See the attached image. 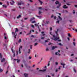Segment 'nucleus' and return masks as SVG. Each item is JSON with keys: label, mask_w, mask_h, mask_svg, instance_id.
Here are the masks:
<instances>
[{"label": "nucleus", "mask_w": 77, "mask_h": 77, "mask_svg": "<svg viewBox=\"0 0 77 77\" xmlns=\"http://www.w3.org/2000/svg\"><path fill=\"white\" fill-rule=\"evenodd\" d=\"M2 6L3 7H4V8H6L7 7V6H6V5H2Z\"/></svg>", "instance_id": "nucleus-19"}, {"label": "nucleus", "mask_w": 77, "mask_h": 77, "mask_svg": "<svg viewBox=\"0 0 77 77\" xmlns=\"http://www.w3.org/2000/svg\"><path fill=\"white\" fill-rule=\"evenodd\" d=\"M73 45L74 46H75V42H73Z\"/></svg>", "instance_id": "nucleus-33"}, {"label": "nucleus", "mask_w": 77, "mask_h": 77, "mask_svg": "<svg viewBox=\"0 0 77 77\" xmlns=\"http://www.w3.org/2000/svg\"><path fill=\"white\" fill-rule=\"evenodd\" d=\"M60 68H61V66H59V68H58V69H60Z\"/></svg>", "instance_id": "nucleus-45"}, {"label": "nucleus", "mask_w": 77, "mask_h": 77, "mask_svg": "<svg viewBox=\"0 0 77 77\" xmlns=\"http://www.w3.org/2000/svg\"><path fill=\"white\" fill-rule=\"evenodd\" d=\"M75 31L76 32H77V29H75Z\"/></svg>", "instance_id": "nucleus-61"}, {"label": "nucleus", "mask_w": 77, "mask_h": 77, "mask_svg": "<svg viewBox=\"0 0 77 77\" xmlns=\"http://www.w3.org/2000/svg\"><path fill=\"white\" fill-rule=\"evenodd\" d=\"M50 30H52V28L51 27L50 28Z\"/></svg>", "instance_id": "nucleus-52"}, {"label": "nucleus", "mask_w": 77, "mask_h": 77, "mask_svg": "<svg viewBox=\"0 0 77 77\" xmlns=\"http://www.w3.org/2000/svg\"><path fill=\"white\" fill-rule=\"evenodd\" d=\"M68 36L69 37H71V34L69 33H68Z\"/></svg>", "instance_id": "nucleus-23"}, {"label": "nucleus", "mask_w": 77, "mask_h": 77, "mask_svg": "<svg viewBox=\"0 0 77 77\" xmlns=\"http://www.w3.org/2000/svg\"><path fill=\"white\" fill-rule=\"evenodd\" d=\"M39 2H40V3L41 4V5H42V2L41 1H40L39 0Z\"/></svg>", "instance_id": "nucleus-31"}, {"label": "nucleus", "mask_w": 77, "mask_h": 77, "mask_svg": "<svg viewBox=\"0 0 77 77\" xmlns=\"http://www.w3.org/2000/svg\"><path fill=\"white\" fill-rule=\"evenodd\" d=\"M53 36V38H51V39H52L53 40H54V41H57V39H59V37H57L56 36H55L54 35H52Z\"/></svg>", "instance_id": "nucleus-3"}, {"label": "nucleus", "mask_w": 77, "mask_h": 77, "mask_svg": "<svg viewBox=\"0 0 77 77\" xmlns=\"http://www.w3.org/2000/svg\"><path fill=\"white\" fill-rule=\"evenodd\" d=\"M63 8L64 9H66V8H68V7H66V5H64Z\"/></svg>", "instance_id": "nucleus-10"}, {"label": "nucleus", "mask_w": 77, "mask_h": 77, "mask_svg": "<svg viewBox=\"0 0 77 77\" xmlns=\"http://www.w3.org/2000/svg\"><path fill=\"white\" fill-rule=\"evenodd\" d=\"M21 42V39H19V40L18 41V42L19 43H20V42Z\"/></svg>", "instance_id": "nucleus-24"}, {"label": "nucleus", "mask_w": 77, "mask_h": 77, "mask_svg": "<svg viewBox=\"0 0 77 77\" xmlns=\"http://www.w3.org/2000/svg\"><path fill=\"white\" fill-rule=\"evenodd\" d=\"M60 6H61V4H59V6H58L57 7V8H59Z\"/></svg>", "instance_id": "nucleus-18"}, {"label": "nucleus", "mask_w": 77, "mask_h": 77, "mask_svg": "<svg viewBox=\"0 0 77 77\" xmlns=\"http://www.w3.org/2000/svg\"><path fill=\"white\" fill-rule=\"evenodd\" d=\"M74 71L75 72H76V70H75V69H74Z\"/></svg>", "instance_id": "nucleus-46"}, {"label": "nucleus", "mask_w": 77, "mask_h": 77, "mask_svg": "<svg viewBox=\"0 0 77 77\" xmlns=\"http://www.w3.org/2000/svg\"><path fill=\"white\" fill-rule=\"evenodd\" d=\"M2 3L0 2V5H2Z\"/></svg>", "instance_id": "nucleus-58"}, {"label": "nucleus", "mask_w": 77, "mask_h": 77, "mask_svg": "<svg viewBox=\"0 0 77 77\" xmlns=\"http://www.w3.org/2000/svg\"><path fill=\"white\" fill-rule=\"evenodd\" d=\"M67 39H68V40L69 41V37L67 38Z\"/></svg>", "instance_id": "nucleus-54"}, {"label": "nucleus", "mask_w": 77, "mask_h": 77, "mask_svg": "<svg viewBox=\"0 0 77 77\" xmlns=\"http://www.w3.org/2000/svg\"><path fill=\"white\" fill-rule=\"evenodd\" d=\"M41 33L42 34L43 36H44V35H45V34H44V32H41Z\"/></svg>", "instance_id": "nucleus-17"}, {"label": "nucleus", "mask_w": 77, "mask_h": 77, "mask_svg": "<svg viewBox=\"0 0 77 77\" xmlns=\"http://www.w3.org/2000/svg\"><path fill=\"white\" fill-rule=\"evenodd\" d=\"M58 44V45H62V44H61V43H59Z\"/></svg>", "instance_id": "nucleus-37"}, {"label": "nucleus", "mask_w": 77, "mask_h": 77, "mask_svg": "<svg viewBox=\"0 0 77 77\" xmlns=\"http://www.w3.org/2000/svg\"><path fill=\"white\" fill-rule=\"evenodd\" d=\"M56 55H58V56H60V54H59L58 52H56L55 53Z\"/></svg>", "instance_id": "nucleus-14"}, {"label": "nucleus", "mask_w": 77, "mask_h": 77, "mask_svg": "<svg viewBox=\"0 0 77 77\" xmlns=\"http://www.w3.org/2000/svg\"><path fill=\"white\" fill-rule=\"evenodd\" d=\"M46 71V69H44L43 70H40V71H43V72H44V71Z\"/></svg>", "instance_id": "nucleus-25"}, {"label": "nucleus", "mask_w": 77, "mask_h": 77, "mask_svg": "<svg viewBox=\"0 0 77 77\" xmlns=\"http://www.w3.org/2000/svg\"><path fill=\"white\" fill-rule=\"evenodd\" d=\"M53 15H52L51 16V18H53Z\"/></svg>", "instance_id": "nucleus-62"}, {"label": "nucleus", "mask_w": 77, "mask_h": 77, "mask_svg": "<svg viewBox=\"0 0 77 77\" xmlns=\"http://www.w3.org/2000/svg\"><path fill=\"white\" fill-rule=\"evenodd\" d=\"M57 71H58V70H57V69H56V70H55V72H57Z\"/></svg>", "instance_id": "nucleus-39"}, {"label": "nucleus", "mask_w": 77, "mask_h": 77, "mask_svg": "<svg viewBox=\"0 0 77 77\" xmlns=\"http://www.w3.org/2000/svg\"><path fill=\"white\" fill-rule=\"evenodd\" d=\"M55 48H57V46H54L53 47H52V50H54V49Z\"/></svg>", "instance_id": "nucleus-13"}, {"label": "nucleus", "mask_w": 77, "mask_h": 77, "mask_svg": "<svg viewBox=\"0 0 77 77\" xmlns=\"http://www.w3.org/2000/svg\"><path fill=\"white\" fill-rule=\"evenodd\" d=\"M4 39H7V37L6 35V33H4Z\"/></svg>", "instance_id": "nucleus-12"}, {"label": "nucleus", "mask_w": 77, "mask_h": 77, "mask_svg": "<svg viewBox=\"0 0 77 77\" xmlns=\"http://www.w3.org/2000/svg\"><path fill=\"white\" fill-rule=\"evenodd\" d=\"M75 7L76 8H77V5H75Z\"/></svg>", "instance_id": "nucleus-63"}, {"label": "nucleus", "mask_w": 77, "mask_h": 77, "mask_svg": "<svg viewBox=\"0 0 77 77\" xmlns=\"http://www.w3.org/2000/svg\"><path fill=\"white\" fill-rule=\"evenodd\" d=\"M0 58L1 60V62H4L5 61V59L4 58H3L2 59H1L2 58V56L1 55V53H0Z\"/></svg>", "instance_id": "nucleus-4"}, {"label": "nucleus", "mask_w": 77, "mask_h": 77, "mask_svg": "<svg viewBox=\"0 0 77 77\" xmlns=\"http://www.w3.org/2000/svg\"><path fill=\"white\" fill-rule=\"evenodd\" d=\"M38 24H39V23H38V24H35V26H37L38 29H39V30H40V29H39V26H38Z\"/></svg>", "instance_id": "nucleus-9"}, {"label": "nucleus", "mask_w": 77, "mask_h": 77, "mask_svg": "<svg viewBox=\"0 0 77 77\" xmlns=\"http://www.w3.org/2000/svg\"><path fill=\"white\" fill-rule=\"evenodd\" d=\"M11 50L12 51V52L13 53V56L14 57H15V51H13V49H12Z\"/></svg>", "instance_id": "nucleus-7"}, {"label": "nucleus", "mask_w": 77, "mask_h": 77, "mask_svg": "<svg viewBox=\"0 0 77 77\" xmlns=\"http://www.w3.org/2000/svg\"><path fill=\"white\" fill-rule=\"evenodd\" d=\"M58 18H57L58 19V18L59 19L58 20H60V21H61V20H62V18L60 17L59 16H58Z\"/></svg>", "instance_id": "nucleus-6"}, {"label": "nucleus", "mask_w": 77, "mask_h": 77, "mask_svg": "<svg viewBox=\"0 0 77 77\" xmlns=\"http://www.w3.org/2000/svg\"><path fill=\"white\" fill-rule=\"evenodd\" d=\"M46 51H48L49 50V49H48V48H47L46 50Z\"/></svg>", "instance_id": "nucleus-35"}, {"label": "nucleus", "mask_w": 77, "mask_h": 77, "mask_svg": "<svg viewBox=\"0 0 77 77\" xmlns=\"http://www.w3.org/2000/svg\"><path fill=\"white\" fill-rule=\"evenodd\" d=\"M34 20H35V18L34 17H32V18H31L30 19V21H33Z\"/></svg>", "instance_id": "nucleus-16"}, {"label": "nucleus", "mask_w": 77, "mask_h": 77, "mask_svg": "<svg viewBox=\"0 0 77 77\" xmlns=\"http://www.w3.org/2000/svg\"><path fill=\"white\" fill-rule=\"evenodd\" d=\"M55 64L57 65H58V63L57 62H55Z\"/></svg>", "instance_id": "nucleus-43"}, {"label": "nucleus", "mask_w": 77, "mask_h": 77, "mask_svg": "<svg viewBox=\"0 0 77 77\" xmlns=\"http://www.w3.org/2000/svg\"><path fill=\"white\" fill-rule=\"evenodd\" d=\"M18 32V28H16V30L15 32H12V35H13L14 38H15H15H16V36H17V34L16 33V32Z\"/></svg>", "instance_id": "nucleus-1"}, {"label": "nucleus", "mask_w": 77, "mask_h": 77, "mask_svg": "<svg viewBox=\"0 0 77 77\" xmlns=\"http://www.w3.org/2000/svg\"><path fill=\"white\" fill-rule=\"evenodd\" d=\"M17 63H19V62H20V60H17Z\"/></svg>", "instance_id": "nucleus-36"}, {"label": "nucleus", "mask_w": 77, "mask_h": 77, "mask_svg": "<svg viewBox=\"0 0 77 77\" xmlns=\"http://www.w3.org/2000/svg\"><path fill=\"white\" fill-rule=\"evenodd\" d=\"M20 35H21L22 34V32H20Z\"/></svg>", "instance_id": "nucleus-55"}, {"label": "nucleus", "mask_w": 77, "mask_h": 77, "mask_svg": "<svg viewBox=\"0 0 77 77\" xmlns=\"http://www.w3.org/2000/svg\"><path fill=\"white\" fill-rule=\"evenodd\" d=\"M37 17H38V18L41 19V18H42L41 16H37Z\"/></svg>", "instance_id": "nucleus-30"}, {"label": "nucleus", "mask_w": 77, "mask_h": 77, "mask_svg": "<svg viewBox=\"0 0 77 77\" xmlns=\"http://www.w3.org/2000/svg\"><path fill=\"white\" fill-rule=\"evenodd\" d=\"M24 2H19L18 3V5H24Z\"/></svg>", "instance_id": "nucleus-5"}, {"label": "nucleus", "mask_w": 77, "mask_h": 77, "mask_svg": "<svg viewBox=\"0 0 77 77\" xmlns=\"http://www.w3.org/2000/svg\"><path fill=\"white\" fill-rule=\"evenodd\" d=\"M31 27H32V28H34V26H33V25H31Z\"/></svg>", "instance_id": "nucleus-40"}, {"label": "nucleus", "mask_w": 77, "mask_h": 77, "mask_svg": "<svg viewBox=\"0 0 77 77\" xmlns=\"http://www.w3.org/2000/svg\"><path fill=\"white\" fill-rule=\"evenodd\" d=\"M29 59H32V57H29Z\"/></svg>", "instance_id": "nucleus-41"}, {"label": "nucleus", "mask_w": 77, "mask_h": 77, "mask_svg": "<svg viewBox=\"0 0 77 77\" xmlns=\"http://www.w3.org/2000/svg\"><path fill=\"white\" fill-rule=\"evenodd\" d=\"M32 32V31H30L29 33H28V34H26V35H30L31 33V32Z\"/></svg>", "instance_id": "nucleus-20"}, {"label": "nucleus", "mask_w": 77, "mask_h": 77, "mask_svg": "<svg viewBox=\"0 0 77 77\" xmlns=\"http://www.w3.org/2000/svg\"><path fill=\"white\" fill-rule=\"evenodd\" d=\"M39 9H42V7H39Z\"/></svg>", "instance_id": "nucleus-47"}, {"label": "nucleus", "mask_w": 77, "mask_h": 77, "mask_svg": "<svg viewBox=\"0 0 77 77\" xmlns=\"http://www.w3.org/2000/svg\"><path fill=\"white\" fill-rule=\"evenodd\" d=\"M59 2L57 1H56V2H55V4L57 5V4H59Z\"/></svg>", "instance_id": "nucleus-27"}, {"label": "nucleus", "mask_w": 77, "mask_h": 77, "mask_svg": "<svg viewBox=\"0 0 77 77\" xmlns=\"http://www.w3.org/2000/svg\"><path fill=\"white\" fill-rule=\"evenodd\" d=\"M14 1H12L11 2H10V3L11 5H13L14 4Z\"/></svg>", "instance_id": "nucleus-11"}, {"label": "nucleus", "mask_w": 77, "mask_h": 77, "mask_svg": "<svg viewBox=\"0 0 77 77\" xmlns=\"http://www.w3.org/2000/svg\"><path fill=\"white\" fill-rule=\"evenodd\" d=\"M57 20H58L57 21V23H58V24H59V19H58V18L57 19Z\"/></svg>", "instance_id": "nucleus-21"}, {"label": "nucleus", "mask_w": 77, "mask_h": 77, "mask_svg": "<svg viewBox=\"0 0 77 77\" xmlns=\"http://www.w3.org/2000/svg\"><path fill=\"white\" fill-rule=\"evenodd\" d=\"M29 1V2H32L33 1H32V0H28Z\"/></svg>", "instance_id": "nucleus-38"}, {"label": "nucleus", "mask_w": 77, "mask_h": 77, "mask_svg": "<svg viewBox=\"0 0 77 77\" xmlns=\"http://www.w3.org/2000/svg\"><path fill=\"white\" fill-rule=\"evenodd\" d=\"M22 46H21L19 48V51H16V55L17 56L18 55V52L19 53V54H21V50L22 49Z\"/></svg>", "instance_id": "nucleus-2"}, {"label": "nucleus", "mask_w": 77, "mask_h": 77, "mask_svg": "<svg viewBox=\"0 0 77 77\" xmlns=\"http://www.w3.org/2000/svg\"><path fill=\"white\" fill-rule=\"evenodd\" d=\"M45 38V37H42L41 38V39H44Z\"/></svg>", "instance_id": "nucleus-48"}, {"label": "nucleus", "mask_w": 77, "mask_h": 77, "mask_svg": "<svg viewBox=\"0 0 77 77\" xmlns=\"http://www.w3.org/2000/svg\"><path fill=\"white\" fill-rule=\"evenodd\" d=\"M48 44L49 45H51V43H49Z\"/></svg>", "instance_id": "nucleus-60"}, {"label": "nucleus", "mask_w": 77, "mask_h": 77, "mask_svg": "<svg viewBox=\"0 0 77 77\" xmlns=\"http://www.w3.org/2000/svg\"><path fill=\"white\" fill-rule=\"evenodd\" d=\"M38 45V43H35L34 44V46H36Z\"/></svg>", "instance_id": "nucleus-29"}, {"label": "nucleus", "mask_w": 77, "mask_h": 77, "mask_svg": "<svg viewBox=\"0 0 77 77\" xmlns=\"http://www.w3.org/2000/svg\"><path fill=\"white\" fill-rule=\"evenodd\" d=\"M30 49H32V45H30Z\"/></svg>", "instance_id": "nucleus-34"}, {"label": "nucleus", "mask_w": 77, "mask_h": 77, "mask_svg": "<svg viewBox=\"0 0 77 77\" xmlns=\"http://www.w3.org/2000/svg\"><path fill=\"white\" fill-rule=\"evenodd\" d=\"M67 5H71V4H68V3H67Z\"/></svg>", "instance_id": "nucleus-51"}, {"label": "nucleus", "mask_w": 77, "mask_h": 77, "mask_svg": "<svg viewBox=\"0 0 77 77\" xmlns=\"http://www.w3.org/2000/svg\"><path fill=\"white\" fill-rule=\"evenodd\" d=\"M73 14H75V11H74V10H73Z\"/></svg>", "instance_id": "nucleus-50"}, {"label": "nucleus", "mask_w": 77, "mask_h": 77, "mask_svg": "<svg viewBox=\"0 0 77 77\" xmlns=\"http://www.w3.org/2000/svg\"><path fill=\"white\" fill-rule=\"evenodd\" d=\"M42 13V12H41L40 11H39L38 13L39 15H40V14H41Z\"/></svg>", "instance_id": "nucleus-32"}, {"label": "nucleus", "mask_w": 77, "mask_h": 77, "mask_svg": "<svg viewBox=\"0 0 77 77\" xmlns=\"http://www.w3.org/2000/svg\"><path fill=\"white\" fill-rule=\"evenodd\" d=\"M45 42H48V40H45Z\"/></svg>", "instance_id": "nucleus-53"}, {"label": "nucleus", "mask_w": 77, "mask_h": 77, "mask_svg": "<svg viewBox=\"0 0 77 77\" xmlns=\"http://www.w3.org/2000/svg\"><path fill=\"white\" fill-rule=\"evenodd\" d=\"M48 23H49V21H47L46 22V23H45V24H48Z\"/></svg>", "instance_id": "nucleus-44"}, {"label": "nucleus", "mask_w": 77, "mask_h": 77, "mask_svg": "<svg viewBox=\"0 0 77 77\" xmlns=\"http://www.w3.org/2000/svg\"><path fill=\"white\" fill-rule=\"evenodd\" d=\"M54 20H56V17L55 16V17H54Z\"/></svg>", "instance_id": "nucleus-49"}, {"label": "nucleus", "mask_w": 77, "mask_h": 77, "mask_svg": "<svg viewBox=\"0 0 77 77\" xmlns=\"http://www.w3.org/2000/svg\"><path fill=\"white\" fill-rule=\"evenodd\" d=\"M61 65H63V68H65V67H64V66H65V64H64V63H61Z\"/></svg>", "instance_id": "nucleus-15"}, {"label": "nucleus", "mask_w": 77, "mask_h": 77, "mask_svg": "<svg viewBox=\"0 0 77 77\" xmlns=\"http://www.w3.org/2000/svg\"><path fill=\"white\" fill-rule=\"evenodd\" d=\"M32 32H34V30H32Z\"/></svg>", "instance_id": "nucleus-64"}, {"label": "nucleus", "mask_w": 77, "mask_h": 77, "mask_svg": "<svg viewBox=\"0 0 77 77\" xmlns=\"http://www.w3.org/2000/svg\"><path fill=\"white\" fill-rule=\"evenodd\" d=\"M50 34L51 35H52V34H51V32H50Z\"/></svg>", "instance_id": "nucleus-56"}, {"label": "nucleus", "mask_w": 77, "mask_h": 77, "mask_svg": "<svg viewBox=\"0 0 77 77\" xmlns=\"http://www.w3.org/2000/svg\"><path fill=\"white\" fill-rule=\"evenodd\" d=\"M36 23V21H34L32 22V23Z\"/></svg>", "instance_id": "nucleus-42"}, {"label": "nucleus", "mask_w": 77, "mask_h": 77, "mask_svg": "<svg viewBox=\"0 0 77 77\" xmlns=\"http://www.w3.org/2000/svg\"><path fill=\"white\" fill-rule=\"evenodd\" d=\"M49 65H50V63H48L47 65V66H49Z\"/></svg>", "instance_id": "nucleus-57"}, {"label": "nucleus", "mask_w": 77, "mask_h": 77, "mask_svg": "<svg viewBox=\"0 0 77 77\" xmlns=\"http://www.w3.org/2000/svg\"><path fill=\"white\" fill-rule=\"evenodd\" d=\"M3 70L1 69H0V72H2Z\"/></svg>", "instance_id": "nucleus-28"}, {"label": "nucleus", "mask_w": 77, "mask_h": 77, "mask_svg": "<svg viewBox=\"0 0 77 77\" xmlns=\"http://www.w3.org/2000/svg\"><path fill=\"white\" fill-rule=\"evenodd\" d=\"M20 17H21V15H19L18 17H17V18H20Z\"/></svg>", "instance_id": "nucleus-26"}, {"label": "nucleus", "mask_w": 77, "mask_h": 77, "mask_svg": "<svg viewBox=\"0 0 77 77\" xmlns=\"http://www.w3.org/2000/svg\"><path fill=\"white\" fill-rule=\"evenodd\" d=\"M58 30H59V29H57V31H55V33L56 34L57 36H58V34L57 33V32H58Z\"/></svg>", "instance_id": "nucleus-8"}, {"label": "nucleus", "mask_w": 77, "mask_h": 77, "mask_svg": "<svg viewBox=\"0 0 77 77\" xmlns=\"http://www.w3.org/2000/svg\"><path fill=\"white\" fill-rule=\"evenodd\" d=\"M8 72V71H7L6 72V74H7Z\"/></svg>", "instance_id": "nucleus-59"}, {"label": "nucleus", "mask_w": 77, "mask_h": 77, "mask_svg": "<svg viewBox=\"0 0 77 77\" xmlns=\"http://www.w3.org/2000/svg\"><path fill=\"white\" fill-rule=\"evenodd\" d=\"M28 51L27 52V53L28 54H29L30 53V49H29L28 50Z\"/></svg>", "instance_id": "nucleus-22"}]
</instances>
